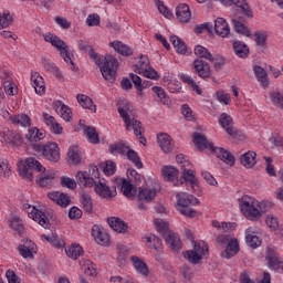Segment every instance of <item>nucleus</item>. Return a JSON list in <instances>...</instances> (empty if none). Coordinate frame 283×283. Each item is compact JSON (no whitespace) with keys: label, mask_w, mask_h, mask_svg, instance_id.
Returning a JSON list of instances; mask_svg holds the SVG:
<instances>
[{"label":"nucleus","mask_w":283,"mask_h":283,"mask_svg":"<svg viewBox=\"0 0 283 283\" xmlns=\"http://www.w3.org/2000/svg\"><path fill=\"white\" fill-rule=\"evenodd\" d=\"M182 83H187L188 87L191 90V92H196L199 96L202 95V90H200V86H198V83L193 81V78L187 74L181 75Z\"/></svg>","instance_id":"42"},{"label":"nucleus","mask_w":283,"mask_h":283,"mask_svg":"<svg viewBox=\"0 0 283 283\" xmlns=\"http://www.w3.org/2000/svg\"><path fill=\"white\" fill-rule=\"evenodd\" d=\"M192 251L202 259L207 253H209V245H207L205 241L195 242Z\"/></svg>","instance_id":"48"},{"label":"nucleus","mask_w":283,"mask_h":283,"mask_svg":"<svg viewBox=\"0 0 283 283\" xmlns=\"http://www.w3.org/2000/svg\"><path fill=\"white\" fill-rule=\"evenodd\" d=\"M45 138V133L39 130L36 127H32L25 134V139L28 142L29 147L34 151V147H40L41 140Z\"/></svg>","instance_id":"14"},{"label":"nucleus","mask_w":283,"mask_h":283,"mask_svg":"<svg viewBox=\"0 0 283 283\" xmlns=\"http://www.w3.org/2000/svg\"><path fill=\"white\" fill-rule=\"evenodd\" d=\"M12 21H14V18L10 12H3L0 13V30H6V28H10L12 25Z\"/></svg>","instance_id":"50"},{"label":"nucleus","mask_w":283,"mask_h":283,"mask_svg":"<svg viewBox=\"0 0 283 283\" xmlns=\"http://www.w3.org/2000/svg\"><path fill=\"white\" fill-rule=\"evenodd\" d=\"M160 191V186L155 184L154 188H139L137 200L138 202H151L156 198V193Z\"/></svg>","instance_id":"17"},{"label":"nucleus","mask_w":283,"mask_h":283,"mask_svg":"<svg viewBox=\"0 0 283 283\" xmlns=\"http://www.w3.org/2000/svg\"><path fill=\"white\" fill-rule=\"evenodd\" d=\"M134 189V186L132 185V182L127 181V180H123L122 181V193L124 196H126V198H133L134 193L132 192Z\"/></svg>","instance_id":"58"},{"label":"nucleus","mask_w":283,"mask_h":283,"mask_svg":"<svg viewBox=\"0 0 283 283\" xmlns=\"http://www.w3.org/2000/svg\"><path fill=\"white\" fill-rule=\"evenodd\" d=\"M240 251V243H238V239H232L227 245L226 250L221 252V258L224 260H231L234 255H238Z\"/></svg>","instance_id":"19"},{"label":"nucleus","mask_w":283,"mask_h":283,"mask_svg":"<svg viewBox=\"0 0 283 283\" xmlns=\"http://www.w3.org/2000/svg\"><path fill=\"white\" fill-rule=\"evenodd\" d=\"M234 54L240 59H247L249 56V46L244 44L242 41H235L233 43Z\"/></svg>","instance_id":"37"},{"label":"nucleus","mask_w":283,"mask_h":283,"mask_svg":"<svg viewBox=\"0 0 283 283\" xmlns=\"http://www.w3.org/2000/svg\"><path fill=\"white\" fill-rule=\"evenodd\" d=\"M157 143L165 154H169L174 149V143H171V137L168 134L157 135Z\"/></svg>","instance_id":"24"},{"label":"nucleus","mask_w":283,"mask_h":283,"mask_svg":"<svg viewBox=\"0 0 283 283\" xmlns=\"http://www.w3.org/2000/svg\"><path fill=\"white\" fill-rule=\"evenodd\" d=\"M219 124L232 138H243V135L240 133V130H235V128H233V118H231L229 114L222 113L219 117Z\"/></svg>","instance_id":"12"},{"label":"nucleus","mask_w":283,"mask_h":283,"mask_svg":"<svg viewBox=\"0 0 283 283\" xmlns=\"http://www.w3.org/2000/svg\"><path fill=\"white\" fill-rule=\"evenodd\" d=\"M161 176L166 182H175V187L182 185V181L178 180L180 171L174 166H164L161 168Z\"/></svg>","instance_id":"15"},{"label":"nucleus","mask_w":283,"mask_h":283,"mask_svg":"<svg viewBox=\"0 0 283 283\" xmlns=\"http://www.w3.org/2000/svg\"><path fill=\"white\" fill-rule=\"evenodd\" d=\"M56 178L54 172H42L38 176L40 187H52V181Z\"/></svg>","instance_id":"35"},{"label":"nucleus","mask_w":283,"mask_h":283,"mask_svg":"<svg viewBox=\"0 0 283 283\" xmlns=\"http://www.w3.org/2000/svg\"><path fill=\"white\" fill-rule=\"evenodd\" d=\"M270 98L275 107H279V109H283V93H281L280 91H273L270 94Z\"/></svg>","instance_id":"54"},{"label":"nucleus","mask_w":283,"mask_h":283,"mask_svg":"<svg viewBox=\"0 0 283 283\" xmlns=\"http://www.w3.org/2000/svg\"><path fill=\"white\" fill-rule=\"evenodd\" d=\"M4 143H7L8 147H19L23 145V137L14 133L12 130H8L3 136Z\"/></svg>","instance_id":"20"},{"label":"nucleus","mask_w":283,"mask_h":283,"mask_svg":"<svg viewBox=\"0 0 283 283\" xmlns=\"http://www.w3.org/2000/svg\"><path fill=\"white\" fill-rule=\"evenodd\" d=\"M18 251L25 260H34V254L27 245H19Z\"/></svg>","instance_id":"62"},{"label":"nucleus","mask_w":283,"mask_h":283,"mask_svg":"<svg viewBox=\"0 0 283 283\" xmlns=\"http://www.w3.org/2000/svg\"><path fill=\"white\" fill-rule=\"evenodd\" d=\"M118 114L120 118H123L127 132H134L135 136L140 140L142 145L147 143V139L143 136L145 129L143 128V124L134 118L136 112L134 111V106L125 105L123 107H118Z\"/></svg>","instance_id":"3"},{"label":"nucleus","mask_w":283,"mask_h":283,"mask_svg":"<svg viewBox=\"0 0 283 283\" xmlns=\"http://www.w3.org/2000/svg\"><path fill=\"white\" fill-rule=\"evenodd\" d=\"M170 43L174 45L178 54H187V44H185V41H182V39L172 35L170 36Z\"/></svg>","instance_id":"39"},{"label":"nucleus","mask_w":283,"mask_h":283,"mask_svg":"<svg viewBox=\"0 0 283 283\" xmlns=\"http://www.w3.org/2000/svg\"><path fill=\"white\" fill-rule=\"evenodd\" d=\"M43 65L46 72H51V74L56 76L57 78H63L61 70H59L55 63H52L50 60H43Z\"/></svg>","instance_id":"46"},{"label":"nucleus","mask_w":283,"mask_h":283,"mask_svg":"<svg viewBox=\"0 0 283 283\" xmlns=\"http://www.w3.org/2000/svg\"><path fill=\"white\" fill-rule=\"evenodd\" d=\"M81 205L86 213H92L94 206L92 203V197L87 193H82Z\"/></svg>","instance_id":"53"},{"label":"nucleus","mask_w":283,"mask_h":283,"mask_svg":"<svg viewBox=\"0 0 283 283\" xmlns=\"http://www.w3.org/2000/svg\"><path fill=\"white\" fill-rule=\"evenodd\" d=\"M155 224L157 227V231L161 233L170 251H179L182 249V241L180 240V237L177 233L169 231V226L165 221L156 219Z\"/></svg>","instance_id":"5"},{"label":"nucleus","mask_w":283,"mask_h":283,"mask_svg":"<svg viewBox=\"0 0 283 283\" xmlns=\"http://www.w3.org/2000/svg\"><path fill=\"white\" fill-rule=\"evenodd\" d=\"M256 157H258V154H255V151H248V153L241 155V157H240L241 165H243V167H247L248 169H251V167L255 166Z\"/></svg>","instance_id":"33"},{"label":"nucleus","mask_w":283,"mask_h":283,"mask_svg":"<svg viewBox=\"0 0 283 283\" xmlns=\"http://www.w3.org/2000/svg\"><path fill=\"white\" fill-rule=\"evenodd\" d=\"M10 227L11 229H13V231H17L19 235H21V233H23V231L25 230V227L23 226V221L18 216H13L11 218Z\"/></svg>","instance_id":"49"},{"label":"nucleus","mask_w":283,"mask_h":283,"mask_svg":"<svg viewBox=\"0 0 283 283\" xmlns=\"http://www.w3.org/2000/svg\"><path fill=\"white\" fill-rule=\"evenodd\" d=\"M185 258H187L188 262H190V264H198L202 258L196 253L195 250H189L185 253Z\"/></svg>","instance_id":"60"},{"label":"nucleus","mask_w":283,"mask_h":283,"mask_svg":"<svg viewBox=\"0 0 283 283\" xmlns=\"http://www.w3.org/2000/svg\"><path fill=\"white\" fill-rule=\"evenodd\" d=\"M76 99L81 107H83L84 109H91V112H96V105H94V102L90 98V96L85 94H77Z\"/></svg>","instance_id":"34"},{"label":"nucleus","mask_w":283,"mask_h":283,"mask_svg":"<svg viewBox=\"0 0 283 283\" xmlns=\"http://www.w3.org/2000/svg\"><path fill=\"white\" fill-rule=\"evenodd\" d=\"M176 160L182 165L181 178L185 180V182L190 184V187L193 189L198 185V179H196V171L185 168L189 167V161H185V155H177Z\"/></svg>","instance_id":"11"},{"label":"nucleus","mask_w":283,"mask_h":283,"mask_svg":"<svg viewBox=\"0 0 283 283\" xmlns=\"http://www.w3.org/2000/svg\"><path fill=\"white\" fill-rule=\"evenodd\" d=\"M232 24H233L234 31L238 34H242L243 36H251V31L249 30V28H247V25H244V23H242L239 19L237 18L232 19Z\"/></svg>","instance_id":"41"},{"label":"nucleus","mask_w":283,"mask_h":283,"mask_svg":"<svg viewBox=\"0 0 283 283\" xmlns=\"http://www.w3.org/2000/svg\"><path fill=\"white\" fill-rule=\"evenodd\" d=\"M129 149V146L125 143H116L108 146L109 154L116 155V154H127V150Z\"/></svg>","instance_id":"44"},{"label":"nucleus","mask_w":283,"mask_h":283,"mask_svg":"<svg viewBox=\"0 0 283 283\" xmlns=\"http://www.w3.org/2000/svg\"><path fill=\"white\" fill-rule=\"evenodd\" d=\"M195 54L201 60L206 59V61H210V63H213V61H216L213 54H211V52H209V50L202 45H197L195 48Z\"/></svg>","instance_id":"36"},{"label":"nucleus","mask_w":283,"mask_h":283,"mask_svg":"<svg viewBox=\"0 0 283 283\" xmlns=\"http://www.w3.org/2000/svg\"><path fill=\"white\" fill-rule=\"evenodd\" d=\"M254 74L258 81L263 85V87L269 86V78L266 76V71L262 66H254Z\"/></svg>","instance_id":"45"},{"label":"nucleus","mask_w":283,"mask_h":283,"mask_svg":"<svg viewBox=\"0 0 283 283\" xmlns=\"http://www.w3.org/2000/svg\"><path fill=\"white\" fill-rule=\"evenodd\" d=\"M18 171L24 180H34L32 171L43 172L45 171V167L36 158L29 157L18 163Z\"/></svg>","instance_id":"6"},{"label":"nucleus","mask_w":283,"mask_h":283,"mask_svg":"<svg viewBox=\"0 0 283 283\" xmlns=\"http://www.w3.org/2000/svg\"><path fill=\"white\" fill-rule=\"evenodd\" d=\"M176 17L180 23H189L191 20V9L187 4L181 3L176 8Z\"/></svg>","instance_id":"22"},{"label":"nucleus","mask_w":283,"mask_h":283,"mask_svg":"<svg viewBox=\"0 0 283 283\" xmlns=\"http://www.w3.org/2000/svg\"><path fill=\"white\" fill-rule=\"evenodd\" d=\"M214 1H219L220 3H223V6H231L234 3V6H237V8H240V10H242V12L247 17H253V13L251 12V10H249V4H247L244 0H214Z\"/></svg>","instance_id":"29"},{"label":"nucleus","mask_w":283,"mask_h":283,"mask_svg":"<svg viewBox=\"0 0 283 283\" xmlns=\"http://www.w3.org/2000/svg\"><path fill=\"white\" fill-rule=\"evenodd\" d=\"M192 70L200 78H209L211 76V66L202 59H196L192 63Z\"/></svg>","instance_id":"16"},{"label":"nucleus","mask_w":283,"mask_h":283,"mask_svg":"<svg viewBox=\"0 0 283 283\" xmlns=\"http://www.w3.org/2000/svg\"><path fill=\"white\" fill-rule=\"evenodd\" d=\"M109 46L114 48L115 52H118V54H122V56H132V54H134V51H132L127 44L120 41L111 42Z\"/></svg>","instance_id":"30"},{"label":"nucleus","mask_w":283,"mask_h":283,"mask_svg":"<svg viewBox=\"0 0 283 283\" xmlns=\"http://www.w3.org/2000/svg\"><path fill=\"white\" fill-rule=\"evenodd\" d=\"M92 235L97 244H102V247H105V244H109V234H107L105 230H101L98 226L93 227Z\"/></svg>","instance_id":"23"},{"label":"nucleus","mask_w":283,"mask_h":283,"mask_svg":"<svg viewBox=\"0 0 283 283\" xmlns=\"http://www.w3.org/2000/svg\"><path fill=\"white\" fill-rule=\"evenodd\" d=\"M265 223L266 226L272 229V231H276V229H279L280 223L277 221V217L273 216V214H269L265 219Z\"/></svg>","instance_id":"61"},{"label":"nucleus","mask_w":283,"mask_h":283,"mask_svg":"<svg viewBox=\"0 0 283 283\" xmlns=\"http://www.w3.org/2000/svg\"><path fill=\"white\" fill-rule=\"evenodd\" d=\"M48 197L53 202H56V205H59L60 207H69L70 202H72V200L70 199V196L61 191L49 192Z\"/></svg>","instance_id":"21"},{"label":"nucleus","mask_w":283,"mask_h":283,"mask_svg":"<svg viewBox=\"0 0 283 283\" xmlns=\"http://www.w3.org/2000/svg\"><path fill=\"white\" fill-rule=\"evenodd\" d=\"M75 178L80 187H94V190L99 198L112 200V198L116 196V189L112 190L106 181L98 180V178H101L98 166L90 165L88 171H80L76 174Z\"/></svg>","instance_id":"1"},{"label":"nucleus","mask_w":283,"mask_h":283,"mask_svg":"<svg viewBox=\"0 0 283 283\" xmlns=\"http://www.w3.org/2000/svg\"><path fill=\"white\" fill-rule=\"evenodd\" d=\"M3 85H4L6 94H8L9 96H14V94H17L18 92L17 84L10 81H6Z\"/></svg>","instance_id":"64"},{"label":"nucleus","mask_w":283,"mask_h":283,"mask_svg":"<svg viewBox=\"0 0 283 283\" xmlns=\"http://www.w3.org/2000/svg\"><path fill=\"white\" fill-rule=\"evenodd\" d=\"M31 82L33 83L35 93H38L39 96H43V94H45V81L43 76L35 72L31 75Z\"/></svg>","instance_id":"26"},{"label":"nucleus","mask_w":283,"mask_h":283,"mask_svg":"<svg viewBox=\"0 0 283 283\" xmlns=\"http://www.w3.org/2000/svg\"><path fill=\"white\" fill-rule=\"evenodd\" d=\"M23 211L29 213V218H32L34 222H38L40 227H43V229H50V219H48V216H45V212L36 209V207L31 206L30 203H24L22 206Z\"/></svg>","instance_id":"10"},{"label":"nucleus","mask_w":283,"mask_h":283,"mask_svg":"<svg viewBox=\"0 0 283 283\" xmlns=\"http://www.w3.org/2000/svg\"><path fill=\"white\" fill-rule=\"evenodd\" d=\"M99 168L105 172L106 176H114L116 174V164L113 161L102 163Z\"/></svg>","instance_id":"55"},{"label":"nucleus","mask_w":283,"mask_h":283,"mask_svg":"<svg viewBox=\"0 0 283 283\" xmlns=\"http://www.w3.org/2000/svg\"><path fill=\"white\" fill-rule=\"evenodd\" d=\"M132 262L136 271H138V273L145 275V277L149 275V269L147 268V264H145V262H143L138 256H132Z\"/></svg>","instance_id":"40"},{"label":"nucleus","mask_w":283,"mask_h":283,"mask_svg":"<svg viewBox=\"0 0 283 283\" xmlns=\"http://www.w3.org/2000/svg\"><path fill=\"white\" fill-rule=\"evenodd\" d=\"M245 242L251 249H258L262 244V238L260 237V229L252 226L245 230Z\"/></svg>","instance_id":"13"},{"label":"nucleus","mask_w":283,"mask_h":283,"mask_svg":"<svg viewBox=\"0 0 283 283\" xmlns=\"http://www.w3.org/2000/svg\"><path fill=\"white\" fill-rule=\"evenodd\" d=\"M69 163L71 165H80L81 160H83V155L81 150L76 146H71L67 151Z\"/></svg>","instance_id":"32"},{"label":"nucleus","mask_w":283,"mask_h":283,"mask_svg":"<svg viewBox=\"0 0 283 283\" xmlns=\"http://www.w3.org/2000/svg\"><path fill=\"white\" fill-rule=\"evenodd\" d=\"M43 118L45 125L50 127L53 134H63V127L61 126V124H59V122H56V118H54V116L48 113H43Z\"/></svg>","instance_id":"25"},{"label":"nucleus","mask_w":283,"mask_h":283,"mask_svg":"<svg viewBox=\"0 0 283 283\" xmlns=\"http://www.w3.org/2000/svg\"><path fill=\"white\" fill-rule=\"evenodd\" d=\"M126 155L128 160L133 161L137 169H143V161L140 160V157L138 156V153H136V150L128 148L126 150Z\"/></svg>","instance_id":"47"},{"label":"nucleus","mask_w":283,"mask_h":283,"mask_svg":"<svg viewBox=\"0 0 283 283\" xmlns=\"http://www.w3.org/2000/svg\"><path fill=\"white\" fill-rule=\"evenodd\" d=\"M66 255L72 260H78L83 255V248L80 244H73L65 249Z\"/></svg>","instance_id":"43"},{"label":"nucleus","mask_w":283,"mask_h":283,"mask_svg":"<svg viewBox=\"0 0 283 283\" xmlns=\"http://www.w3.org/2000/svg\"><path fill=\"white\" fill-rule=\"evenodd\" d=\"M214 32L218 36H221V39H227V36L231 34V28H229V23L224 18H218L214 21Z\"/></svg>","instance_id":"18"},{"label":"nucleus","mask_w":283,"mask_h":283,"mask_svg":"<svg viewBox=\"0 0 283 283\" xmlns=\"http://www.w3.org/2000/svg\"><path fill=\"white\" fill-rule=\"evenodd\" d=\"M84 134L88 138L90 143L93 145L98 144V133H96V128L92 126H87L84 128Z\"/></svg>","instance_id":"51"},{"label":"nucleus","mask_w":283,"mask_h":283,"mask_svg":"<svg viewBox=\"0 0 283 283\" xmlns=\"http://www.w3.org/2000/svg\"><path fill=\"white\" fill-rule=\"evenodd\" d=\"M149 67V59L146 55H140L139 64L135 65V72H137V74H142V72Z\"/></svg>","instance_id":"56"},{"label":"nucleus","mask_w":283,"mask_h":283,"mask_svg":"<svg viewBox=\"0 0 283 283\" xmlns=\"http://www.w3.org/2000/svg\"><path fill=\"white\" fill-rule=\"evenodd\" d=\"M84 273L88 277H96V275H97L96 265H94V263H92V261H88L86 263V266H84Z\"/></svg>","instance_id":"63"},{"label":"nucleus","mask_w":283,"mask_h":283,"mask_svg":"<svg viewBox=\"0 0 283 283\" xmlns=\"http://www.w3.org/2000/svg\"><path fill=\"white\" fill-rule=\"evenodd\" d=\"M43 38L46 43H51V45L55 48L57 52H60V55L63 61H65V63H71V69L74 70V62L72 61V57H70L69 52L70 46H67L65 41L61 40V38H59L57 35H54V33H45Z\"/></svg>","instance_id":"9"},{"label":"nucleus","mask_w":283,"mask_h":283,"mask_svg":"<svg viewBox=\"0 0 283 283\" xmlns=\"http://www.w3.org/2000/svg\"><path fill=\"white\" fill-rule=\"evenodd\" d=\"M80 48L85 54H88L90 59H92L96 65H98L105 81H108L109 83L116 81V73L118 72V60H116V57L113 55L103 56L94 52V49L85 43H81Z\"/></svg>","instance_id":"2"},{"label":"nucleus","mask_w":283,"mask_h":283,"mask_svg":"<svg viewBox=\"0 0 283 283\" xmlns=\"http://www.w3.org/2000/svg\"><path fill=\"white\" fill-rule=\"evenodd\" d=\"M35 156H43L49 163H59L61 160V148L56 142H48L40 146H34Z\"/></svg>","instance_id":"8"},{"label":"nucleus","mask_w":283,"mask_h":283,"mask_svg":"<svg viewBox=\"0 0 283 283\" xmlns=\"http://www.w3.org/2000/svg\"><path fill=\"white\" fill-rule=\"evenodd\" d=\"M12 122L17 123V125H21L22 127H30V125H32V119H30V116L25 114L13 116Z\"/></svg>","instance_id":"52"},{"label":"nucleus","mask_w":283,"mask_h":283,"mask_svg":"<svg viewBox=\"0 0 283 283\" xmlns=\"http://www.w3.org/2000/svg\"><path fill=\"white\" fill-rule=\"evenodd\" d=\"M107 222L111 229H113V231H116V233H127V223L120 220V218L111 217L108 218Z\"/></svg>","instance_id":"27"},{"label":"nucleus","mask_w":283,"mask_h":283,"mask_svg":"<svg viewBox=\"0 0 283 283\" xmlns=\"http://www.w3.org/2000/svg\"><path fill=\"white\" fill-rule=\"evenodd\" d=\"M61 108H60V114L61 117L63 118V120H66V123H70V120H72V109L70 107H67V105L65 104H61Z\"/></svg>","instance_id":"59"},{"label":"nucleus","mask_w":283,"mask_h":283,"mask_svg":"<svg viewBox=\"0 0 283 283\" xmlns=\"http://www.w3.org/2000/svg\"><path fill=\"white\" fill-rule=\"evenodd\" d=\"M193 143L199 149H213V144L207 140V137L200 133H196Z\"/></svg>","instance_id":"31"},{"label":"nucleus","mask_w":283,"mask_h":283,"mask_svg":"<svg viewBox=\"0 0 283 283\" xmlns=\"http://www.w3.org/2000/svg\"><path fill=\"white\" fill-rule=\"evenodd\" d=\"M273 208V203L270 201H256L251 199L250 201L244 200L240 203V209L248 218V220L256 221L262 218V214L266 213L269 209Z\"/></svg>","instance_id":"4"},{"label":"nucleus","mask_w":283,"mask_h":283,"mask_svg":"<svg viewBox=\"0 0 283 283\" xmlns=\"http://www.w3.org/2000/svg\"><path fill=\"white\" fill-rule=\"evenodd\" d=\"M176 198H177V207L180 213H182V216H186L187 218H195L196 210L191 209L190 207L200 205V199L186 192H178L176 195Z\"/></svg>","instance_id":"7"},{"label":"nucleus","mask_w":283,"mask_h":283,"mask_svg":"<svg viewBox=\"0 0 283 283\" xmlns=\"http://www.w3.org/2000/svg\"><path fill=\"white\" fill-rule=\"evenodd\" d=\"M212 151H214L217 157L220 158V160H223L226 165H230V167L235 165V157H233L229 150L224 148H213Z\"/></svg>","instance_id":"28"},{"label":"nucleus","mask_w":283,"mask_h":283,"mask_svg":"<svg viewBox=\"0 0 283 283\" xmlns=\"http://www.w3.org/2000/svg\"><path fill=\"white\" fill-rule=\"evenodd\" d=\"M44 238L48 242L55 247V249H63V247H65V241L59 238V235H46Z\"/></svg>","instance_id":"57"},{"label":"nucleus","mask_w":283,"mask_h":283,"mask_svg":"<svg viewBox=\"0 0 283 283\" xmlns=\"http://www.w3.org/2000/svg\"><path fill=\"white\" fill-rule=\"evenodd\" d=\"M146 244L148 249H154L155 251H163V240L156 237L155 234H150L146 237Z\"/></svg>","instance_id":"38"}]
</instances>
